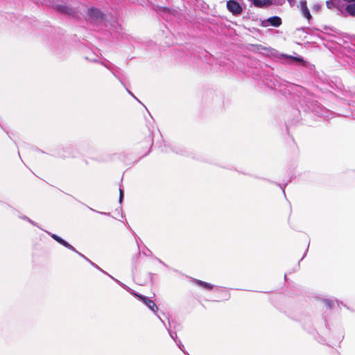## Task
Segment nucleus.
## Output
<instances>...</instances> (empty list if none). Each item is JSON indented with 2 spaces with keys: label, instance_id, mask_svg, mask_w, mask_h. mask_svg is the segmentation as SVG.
I'll use <instances>...</instances> for the list:
<instances>
[{
  "label": "nucleus",
  "instance_id": "33",
  "mask_svg": "<svg viewBox=\"0 0 355 355\" xmlns=\"http://www.w3.org/2000/svg\"><path fill=\"white\" fill-rule=\"evenodd\" d=\"M149 275H150V276L151 277L154 275V274H153V273H150Z\"/></svg>",
  "mask_w": 355,
  "mask_h": 355
},
{
  "label": "nucleus",
  "instance_id": "7",
  "mask_svg": "<svg viewBox=\"0 0 355 355\" xmlns=\"http://www.w3.org/2000/svg\"><path fill=\"white\" fill-rule=\"evenodd\" d=\"M101 64L106 67L116 79L121 75V73H123V71L120 68L115 66L114 64L107 60L101 62Z\"/></svg>",
  "mask_w": 355,
  "mask_h": 355
},
{
  "label": "nucleus",
  "instance_id": "34",
  "mask_svg": "<svg viewBox=\"0 0 355 355\" xmlns=\"http://www.w3.org/2000/svg\"><path fill=\"white\" fill-rule=\"evenodd\" d=\"M306 252H308V250H306ZM305 253H306V252H305ZM305 255H306V254H304V255L303 256V257L302 259H303Z\"/></svg>",
  "mask_w": 355,
  "mask_h": 355
},
{
  "label": "nucleus",
  "instance_id": "37",
  "mask_svg": "<svg viewBox=\"0 0 355 355\" xmlns=\"http://www.w3.org/2000/svg\"><path fill=\"white\" fill-rule=\"evenodd\" d=\"M184 353L185 354H187V355H189V354L187 352H184Z\"/></svg>",
  "mask_w": 355,
  "mask_h": 355
},
{
  "label": "nucleus",
  "instance_id": "25",
  "mask_svg": "<svg viewBox=\"0 0 355 355\" xmlns=\"http://www.w3.org/2000/svg\"><path fill=\"white\" fill-rule=\"evenodd\" d=\"M157 260L159 261V263H160L162 265H164V266L167 267V265L166 263H164L161 259L157 258Z\"/></svg>",
  "mask_w": 355,
  "mask_h": 355
},
{
  "label": "nucleus",
  "instance_id": "5",
  "mask_svg": "<svg viewBox=\"0 0 355 355\" xmlns=\"http://www.w3.org/2000/svg\"><path fill=\"white\" fill-rule=\"evenodd\" d=\"M344 2L352 3L355 0H328L326 2L327 6L331 10L342 9L343 6H346Z\"/></svg>",
  "mask_w": 355,
  "mask_h": 355
},
{
  "label": "nucleus",
  "instance_id": "20",
  "mask_svg": "<svg viewBox=\"0 0 355 355\" xmlns=\"http://www.w3.org/2000/svg\"><path fill=\"white\" fill-rule=\"evenodd\" d=\"M123 199V191L120 188L119 189V203H122Z\"/></svg>",
  "mask_w": 355,
  "mask_h": 355
},
{
  "label": "nucleus",
  "instance_id": "24",
  "mask_svg": "<svg viewBox=\"0 0 355 355\" xmlns=\"http://www.w3.org/2000/svg\"><path fill=\"white\" fill-rule=\"evenodd\" d=\"M125 88H126V90H127V92H128V94H130L132 97H134L135 99H137V101H139V100H138V99L135 96V95H134V94H132L130 90H128V88H127V87H125Z\"/></svg>",
  "mask_w": 355,
  "mask_h": 355
},
{
  "label": "nucleus",
  "instance_id": "10",
  "mask_svg": "<svg viewBox=\"0 0 355 355\" xmlns=\"http://www.w3.org/2000/svg\"><path fill=\"white\" fill-rule=\"evenodd\" d=\"M337 11L340 12L343 15H350L352 17H355V2L352 3L347 4L342 9H338Z\"/></svg>",
  "mask_w": 355,
  "mask_h": 355
},
{
  "label": "nucleus",
  "instance_id": "31",
  "mask_svg": "<svg viewBox=\"0 0 355 355\" xmlns=\"http://www.w3.org/2000/svg\"><path fill=\"white\" fill-rule=\"evenodd\" d=\"M291 58H292L293 59H294V60H300V58H294V57H291Z\"/></svg>",
  "mask_w": 355,
  "mask_h": 355
},
{
  "label": "nucleus",
  "instance_id": "22",
  "mask_svg": "<svg viewBox=\"0 0 355 355\" xmlns=\"http://www.w3.org/2000/svg\"><path fill=\"white\" fill-rule=\"evenodd\" d=\"M21 218H23L24 220H26L27 221H28L30 223H31L33 225H36V224L34 221H33L32 220H31L29 218H28L26 216H23V217H21Z\"/></svg>",
  "mask_w": 355,
  "mask_h": 355
},
{
  "label": "nucleus",
  "instance_id": "29",
  "mask_svg": "<svg viewBox=\"0 0 355 355\" xmlns=\"http://www.w3.org/2000/svg\"><path fill=\"white\" fill-rule=\"evenodd\" d=\"M284 1H285V0H281V1L278 2L277 3L278 4H282V3L284 2Z\"/></svg>",
  "mask_w": 355,
  "mask_h": 355
},
{
  "label": "nucleus",
  "instance_id": "9",
  "mask_svg": "<svg viewBox=\"0 0 355 355\" xmlns=\"http://www.w3.org/2000/svg\"><path fill=\"white\" fill-rule=\"evenodd\" d=\"M266 85L271 89H277L282 85V80L278 77L271 76L266 79Z\"/></svg>",
  "mask_w": 355,
  "mask_h": 355
},
{
  "label": "nucleus",
  "instance_id": "2",
  "mask_svg": "<svg viewBox=\"0 0 355 355\" xmlns=\"http://www.w3.org/2000/svg\"><path fill=\"white\" fill-rule=\"evenodd\" d=\"M127 291L128 292H130L132 295H134L135 297H136L139 300H140L154 313L157 314V312L158 311V307L153 300H150L148 297H146L144 295H142L141 294H139V293L135 292L133 290H132L130 288H129V290H127Z\"/></svg>",
  "mask_w": 355,
  "mask_h": 355
},
{
  "label": "nucleus",
  "instance_id": "14",
  "mask_svg": "<svg viewBox=\"0 0 355 355\" xmlns=\"http://www.w3.org/2000/svg\"><path fill=\"white\" fill-rule=\"evenodd\" d=\"M300 8L303 16L309 21L311 19L312 17L306 6V1L305 0H302L300 1Z\"/></svg>",
  "mask_w": 355,
  "mask_h": 355
},
{
  "label": "nucleus",
  "instance_id": "26",
  "mask_svg": "<svg viewBox=\"0 0 355 355\" xmlns=\"http://www.w3.org/2000/svg\"><path fill=\"white\" fill-rule=\"evenodd\" d=\"M299 89H300L301 93H306V91L304 88L299 87Z\"/></svg>",
  "mask_w": 355,
  "mask_h": 355
},
{
  "label": "nucleus",
  "instance_id": "27",
  "mask_svg": "<svg viewBox=\"0 0 355 355\" xmlns=\"http://www.w3.org/2000/svg\"><path fill=\"white\" fill-rule=\"evenodd\" d=\"M319 8H320V6H319V5H315V6H314V9H315V10H319Z\"/></svg>",
  "mask_w": 355,
  "mask_h": 355
},
{
  "label": "nucleus",
  "instance_id": "12",
  "mask_svg": "<svg viewBox=\"0 0 355 355\" xmlns=\"http://www.w3.org/2000/svg\"><path fill=\"white\" fill-rule=\"evenodd\" d=\"M88 262L92 266H94V268H96V269L99 270L100 271H101L103 273L108 275L110 278H112L113 280H114L118 284H119L121 287H123V288H125V290H129V287L127 286L125 284H124L123 283L121 282L119 280L115 279L114 277H112V275H110V274H108L107 272H105V270H103V269H101L98 265H96V263H94V262H92L91 260H88Z\"/></svg>",
  "mask_w": 355,
  "mask_h": 355
},
{
  "label": "nucleus",
  "instance_id": "6",
  "mask_svg": "<svg viewBox=\"0 0 355 355\" xmlns=\"http://www.w3.org/2000/svg\"><path fill=\"white\" fill-rule=\"evenodd\" d=\"M227 8L234 15H241L243 12V8L240 3L236 0H229L227 1Z\"/></svg>",
  "mask_w": 355,
  "mask_h": 355
},
{
  "label": "nucleus",
  "instance_id": "17",
  "mask_svg": "<svg viewBox=\"0 0 355 355\" xmlns=\"http://www.w3.org/2000/svg\"><path fill=\"white\" fill-rule=\"evenodd\" d=\"M163 14L166 15V14H171L173 16L175 17L177 15H178V12L175 10H170L167 8H163L162 9Z\"/></svg>",
  "mask_w": 355,
  "mask_h": 355
},
{
  "label": "nucleus",
  "instance_id": "11",
  "mask_svg": "<svg viewBox=\"0 0 355 355\" xmlns=\"http://www.w3.org/2000/svg\"><path fill=\"white\" fill-rule=\"evenodd\" d=\"M55 8L58 12L61 13L72 15L73 17L75 16V10L72 8L66 5H57Z\"/></svg>",
  "mask_w": 355,
  "mask_h": 355
},
{
  "label": "nucleus",
  "instance_id": "16",
  "mask_svg": "<svg viewBox=\"0 0 355 355\" xmlns=\"http://www.w3.org/2000/svg\"><path fill=\"white\" fill-rule=\"evenodd\" d=\"M158 318L160 320V321L164 324V326H166L164 321L158 315H157ZM170 336L171 337V338L175 342L177 341V334L175 331H173L170 329V327H166Z\"/></svg>",
  "mask_w": 355,
  "mask_h": 355
},
{
  "label": "nucleus",
  "instance_id": "15",
  "mask_svg": "<svg viewBox=\"0 0 355 355\" xmlns=\"http://www.w3.org/2000/svg\"><path fill=\"white\" fill-rule=\"evenodd\" d=\"M271 1L270 0H254L252 4L258 8H263L267 6H270L271 4Z\"/></svg>",
  "mask_w": 355,
  "mask_h": 355
},
{
  "label": "nucleus",
  "instance_id": "21",
  "mask_svg": "<svg viewBox=\"0 0 355 355\" xmlns=\"http://www.w3.org/2000/svg\"><path fill=\"white\" fill-rule=\"evenodd\" d=\"M175 343H177L178 346L179 347V348L183 352H184V350L183 349L184 348V345L182 344L181 341L180 340L175 341Z\"/></svg>",
  "mask_w": 355,
  "mask_h": 355
},
{
  "label": "nucleus",
  "instance_id": "13",
  "mask_svg": "<svg viewBox=\"0 0 355 355\" xmlns=\"http://www.w3.org/2000/svg\"><path fill=\"white\" fill-rule=\"evenodd\" d=\"M51 236L58 243H59L60 244L62 245L63 246H64L65 248L72 250V251H76V249L74 247H73L71 244H69L68 242H67L66 241H64V239H62L61 237H60L59 236H58L57 234H51Z\"/></svg>",
  "mask_w": 355,
  "mask_h": 355
},
{
  "label": "nucleus",
  "instance_id": "18",
  "mask_svg": "<svg viewBox=\"0 0 355 355\" xmlns=\"http://www.w3.org/2000/svg\"><path fill=\"white\" fill-rule=\"evenodd\" d=\"M117 80H119V82L121 83V85H123V87H126L127 77L124 74V73H121V75L119 78H117Z\"/></svg>",
  "mask_w": 355,
  "mask_h": 355
},
{
  "label": "nucleus",
  "instance_id": "1",
  "mask_svg": "<svg viewBox=\"0 0 355 355\" xmlns=\"http://www.w3.org/2000/svg\"><path fill=\"white\" fill-rule=\"evenodd\" d=\"M302 107L304 111L310 110L320 116L329 117V111L328 110L319 105L316 101L309 102V98L306 99L304 105H302Z\"/></svg>",
  "mask_w": 355,
  "mask_h": 355
},
{
  "label": "nucleus",
  "instance_id": "19",
  "mask_svg": "<svg viewBox=\"0 0 355 355\" xmlns=\"http://www.w3.org/2000/svg\"><path fill=\"white\" fill-rule=\"evenodd\" d=\"M324 303L327 307L331 309V308H332V306L334 304V302L332 300L326 299L324 300Z\"/></svg>",
  "mask_w": 355,
  "mask_h": 355
},
{
  "label": "nucleus",
  "instance_id": "23",
  "mask_svg": "<svg viewBox=\"0 0 355 355\" xmlns=\"http://www.w3.org/2000/svg\"><path fill=\"white\" fill-rule=\"evenodd\" d=\"M76 253H77L78 255H80L81 257H83V259H85L87 261H88V260H89L88 258H87L84 254H83L82 253L79 252L78 251H77L76 250V251H74Z\"/></svg>",
  "mask_w": 355,
  "mask_h": 355
},
{
  "label": "nucleus",
  "instance_id": "8",
  "mask_svg": "<svg viewBox=\"0 0 355 355\" xmlns=\"http://www.w3.org/2000/svg\"><path fill=\"white\" fill-rule=\"evenodd\" d=\"M282 24V19L280 17L277 16H273L271 17H269L267 19L263 20L261 21V26L263 27H267L268 26H272L274 27H278Z\"/></svg>",
  "mask_w": 355,
  "mask_h": 355
},
{
  "label": "nucleus",
  "instance_id": "30",
  "mask_svg": "<svg viewBox=\"0 0 355 355\" xmlns=\"http://www.w3.org/2000/svg\"><path fill=\"white\" fill-rule=\"evenodd\" d=\"M291 3L295 2V0H288Z\"/></svg>",
  "mask_w": 355,
  "mask_h": 355
},
{
  "label": "nucleus",
  "instance_id": "36",
  "mask_svg": "<svg viewBox=\"0 0 355 355\" xmlns=\"http://www.w3.org/2000/svg\"><path fill=\"white\" fill-rule=\"evenodd\" d=\"M248 1H250L252 3L254 1V0H248Z\"/></svg>",
  "mask_w": 355,
  "mask_h": 355
},
{
  "label": "nucleus",
  "instance_id": "32",
  "mask_svg": "<svg viewBox=\"0 0 355 355\" xmlns=\"http://www.w3.org/2000/svg\"><path fill=\"white\" fill-rule=\"evenodd\" d=\"M284 187H285V185L284 186V187L282 188V191L284 192V193H285L284 192Z\"/></svg>",
  "mask_w": 355,
  "mask_h": 355
},
{
  "label": "nucleus",
  "instance_id": "4",
  "mask_svg": "<svg viewBox=\"0 0 355 355\" xmlns=\"http://www.w3.org/2000/svg\"><path fill=\"white\" fill-rule=\"evenodd\" d=\"M88 20L92 23H99L103 19L102 12L95 8H91L87 11Z\"/></svg>",
  "mask_w": 355,
  "mask_h": 355
},
{
  "label": "nucleus",
  "instance_id": "3",
  "mask_svg": "<svg viewBox=\"0 0 355 355\" xmlns=\"http://www.w3.org/2000/svg\"><path fill=\"white\" fill-rule=\"evenodd\" d=\"M191 282L193 283H194L196 285H197L198 286H200V287L203 288L205 290H211L214 288H216V290H218V291H222V292H225L226 294H227V298L230 297V295L228 293L227 288H226L215 286L214 285H213V284H211L210 283L205 282H203V281H201V280H199V279H195V278H191Z\"/></svg>",
  "mask_w": 355,
  "mask_h": 355
},
{
  "label": "nucleus",
  "instance_id": "35",
  "mask_svg": "<svg viewBox=\"0 0 355 355\" xmlns=\"http://www.w3.org/2000/svg\"><path fill=\"white\" fill-rule=\"evenodd\" d=\"M147 251H148L150 254H151V251H150V250H149L148 249H147Z\"/></svg>",
  "mask_w": 355,
  "mask_h": 355
},
{
  "label": "nucleus",
  "instance_id": "28",
  "mask_svg": "<svg viewBox=\"0 0 355 355\" xmlns=\"http://www.w3.org/2000/svg\"><path fill=\"white\" fill-rule=\"evenodd\" d=\"M98 213L101 214H104V215H107L108 214L106 212H100V211H98Z\"/></svg>",
  "mask_w": 355,
  "mask_h": 355
}]
</instances>
